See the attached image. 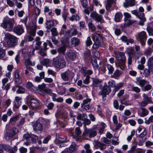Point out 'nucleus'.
Masks as SVG:
<instances>
[{"label":"nucleus","instance_id":"680f3d73","mask_svg":"<svg viewBox=\"0 0 153 153\" xmlns=\"http://www.w3.org/2000/svg\"><path fill=\"white\" fill-rule=\"evenodd\" d=\"M124 15L125 17V20L126 21H128L131 17V15L127 12L124 13Z\"/></svg>","mask_w":153,"mask_h":153},{"label":"nucleus","instance_id":"1a4fd4ad","mask_svg":"<svg viewBox=\"0 0 153 153\" xmlns=\"http://www.w3.org/2000/svg\"><path fill=\"white\" fill-rule=\"evenodd\" d=\"M28 103L29 108L33 110H36L39 106V103L38 100L36 99H31Z\"/></svg>","mask_w":153,"mask_h":153},{"label":"nucleus","instance_id":"c756f323","mask_svg":"<svg viewBox=\"0 0 153 153\" xmlns=\"http://www.w3.org/2000/svg\"><path fill=\"white\" fill-rule=\"evenodd\" d=\"M67 55L70 59L72 60H74L76 58V54L73 52H68L67 53Z\"/></svg>","mask_w":153,"mask_h":153},{"label":"nucleus","instance_id":"79ce46f5","mask_svg":"<svg viewBox=\"0 0 153 153\" xmlns=\"http://www.w3.org/2000/svg\"><path fill=\"white\" fill-rule=\"evenodd\" d=\"M91 62L93 66L95 68H97L98 67V65L97 63V60L94 58H93L91 59Z\"/></svg>","mask_w":153,"mask_h":153},{"label":"nucleus","instance_id":"6e6552de","mask_svg":"<svg viewBox=\"0 0 153 153\" xmlns=\"http://www.w3.org/2000/svg\"><path fill=\"white\" fill-rule=\"evenodd\" d=\"M33 130L36 134H40L42 131V125L41 123L36 121L32 123Z\"/></svg>","mask_w":153,"mask_h":153},{"label":"nucleus","instance_id":"4d7b16f0","mask_svg":"<svg viewBox=\"0 0 153 153\" xmlns=\"http://www.w3.org/2000/svg\"><path fill=\"white\" fill-rule=\"evenodd\" d=\"M49 62V59H44L42 61H40V63L43 65H46Z\"/></svg>","mask_w":153,"mask_h":153},{"label":"nucleus","instance_id":"9d476101","mask_svg":"<svg viewBox=\"0 0 153 153\" xmlns=\"http://www.w3.org/2000/svg\"><path fill=\"white\" fill-rule=\"evenodd\" d=\"M90 16L93 19L97 22H99L101 23H103L105 22L104 20L103 19L102 16L96 12H93L91 13Z\"/></svg>","mask_w":153,"mask_h":153},{"label":"nucleus","instance_id":"5fc2aeb1","mask_svg":"<svg viewBox=\"0 0 153 153\" xmlns=\"http://www.w3.org/2000/svg\"><path fill=\"white\" fill-rule=\"evenodd\" d=\"M93 85L95 87L97 86L98 84L100 83V81L97 79L92 78Z\"/></svg>","mask_w":153,"mask_h":153},{"label":"nucleus","instance_id":"4c0bfd02","mask_svg":"<svg viewBox=\"0 0 153 153\" xmlns=\"http://www.w3.org/2000/svg\"><path fill=\"white\" fill-rule=\"evenodd\" d=\"M141 109L142 110V111L140 114L141 116L144 117L148 114L149 111L147 109L144 108H142Z\"/></svg>","mask_w":153,"mask_h":153},{"label":"nucleus","instance_id":"473e14b6","mask_svg":"<svg viewBox=\"0 0 153 153\" xmlns=\"http://www.w3.org/2000/svg\"><path fill=\"white\" fill-rule=\"evenodd\" d=\"M93 39L94 41H100L101 39V36L99 34L94 33L93 34Z\"/></svg>","mask_w":153,"mask_h":153},{"label":"nucleus","instance_id":"dca6fc26","mask_svg":"<svg viewBox=\"0 0 153 153\" xmlns=\"http://www.w3.org/2000/svg\"><path fill=\"white\" fill-rule=\"evenodd\" d=\"M115 57L118 61H126V58L125 53L123 52H120L115 54Z\"/></svg>","mask_w":153,"mask_h":153},{"label":"nucleus","instance_id":"393cba45","mask_svg":"<svg viewBox=\"0 0 153 153\" xmlns=\"http://www.w3.org/2000/svg\"><path fill=\"white\" fill-rule=\"evenodd\" d=\"M136 79L137 83L141 87L143 86L146 83V81L145 80L142 79L140 77L137 78Z\"/></svg>","mask_w":153,"mask_h":153},{"label":"nucleus","instance_id":"58836bf2","mask_svg":"<svg viewBox=\"0 0 153 153\" xmlns=\"http://www.w3.org/2000/svg\"><path fill=\"white\" fill-rule=\"evenodd\" d=\"M17 149V147L16 146H15L13 147L10 146L8 152L9 153H16Z\"/></svg>","mask_w":153,"mask_h":153},{"label":"nucleus","instance_id":"a878e982","mask_svg":"<svg viewBox=\"0 0 153 153\" xmlns=\"http://www.w3.org/2000/svg\"><path fill=\"white\" fill-rule=\"evenodd\" d=\"M71 45L74 46L78 45L80 43L79 39L76 37L72 38L71 39Z\"/></svg>","mask_w":153,"mask_h":153},{"label":"nucleus","instance_id":"aec40b11","mask_svg":"<svg viewBox=\"0 0 153 153\" xmlns=\"http://www.w3.org/2000/svg\"><path fill=\"white\" fill-rule=\"evenodd\" d=\"M125 2L123 3V6L125 8L132 7L136 4L135 0H125Z\"/></svg>","mask_w":153,"mask_h":153},{"label":"nucleus","instance_id":"ea45409f","mask_svg":"<svg viewBox=\"0 0 153 153\" xmlns=\"http://www.w3.org/2000/svg\"><path fill=\"white\" fill-rule=\"evenodd\" d=\"M66 49V46L65 45L57 49V51L59 53H64Z\"/></svg>","mask_w":153,"mask_h":153},{"label":"nucleus","instance_id":"4468645a","mask_svg":"<svg viewBox=\"0 0 153 153\" xmlns=\"http://www.w3.org/2000/svg\"><path fill=\"white\" fill-rule=\"evenodd\" d=\"M126 52L129 57H134L136 59H138L139 56H135L136 53L132 47H129L126 49Z\"/></svg>","mask_w":153,"mask_h":153},{"label":"nucleus","instance_id":"f8f14e48","mask_svg":"<svg viewBox=\"0 0 153 153\" xmlns=\"http://www.w3.org/2000/svg\"><path fill=\"white\" fill-rule=\"evenodd\" d=\"M85 135L88 136L90 137H94L97 135L96 130L95 128H86L85 129Z\"/></svg>","mask_w":153,"mask_h":153},{"label":"nucleus","instance_id":"49530a36","mask_svg":"<svg viewBox=\"0 0 153 153\" xmlns=\"http://www.w3.org/2000/svg\"><path fill=\"white\" fill-rule=\"evenodd\" d=\"M94 43L93 45V48L94 49L98 48L101 45L100 41H94Z\"/></svg>","mask_w":153,"mask_h":153},{"label":"nucleus","instance_id":"13d9d810","mask_svg":"<svg viewBox=\"0 0 153 153\" xmlns=\"http://www.w3.org/2000/svg\"><path fill=\"white\" fill-rule=\"evenodd\" d=\"M143 74L145 77H148L150 75V71L149 69L145 68L144 69Z\"/></svg>","mask_w":153,"mask_h":153},{"label":"nucleus","instance_id":"4be33fe9","mask_svg":"<svg viewBox=\"0 0 153 153\" xmlns=\"http://www.w3.org/2000/svg\"><path fill=\"white\" fill-rule=\"evenodd\" d=\"M107 3L105 6L106 9L108 10L111 7V6L113 4H116V0H106Z\"/></svg>","mask_w":153,"mask_h":153},{"label":"nucleus","instance_id":"603ef678","mask_svg":"<svg viewBox=\"0 0 153 153\" xmlns=\"http://www.w3.org/2000/svg\"><path fill=\"white\" fill-rule=\"evenodd\" d=\"M152 86L150 84H148L145 86L142 89V90L143 91H148L151 89Z\"/></svg>","mask_w":153,"mask_h":153},{"label":"nucleus","instance_id":"a18cd8bd","mask_svg":"<svg viewBox=\"0 0 153 153\" xmlns=\"http://www.w3.org/2000/svg\"><path fill=\"white\" fill-rule=\"evenodd\" d=\"M83 123L84 124V127L85 129L86 128V125H88L91 123L90 120L86 118H85L83 120Z\"/></svg>","mask_w":153,"mask_h":153},{"label":"nucleus","instance_id":"7c9ffc66","mask_svg":"<svg viewBox=\"0 0 153 153\" xmlns=\"http://www.w3.org/2000/svg\"><path fill=\"white\" fill-rule=\"evenodd\" d=\"M80 19V17L78 13L74 15H73L71 16L69 18V19L70 21L73 22L74 21L79 20Z\"/></svg>","mask_w":153,"mask_h":153},{"label":"nucleus","instance_id":"f3484780","mask_svg":"<svg viewBox=\"0 0 153 153\" xmlns=\"http://www.w3.org/2000/svg\"><path fill=\"white\" fill-rule=\"evenodd\" d=\"M91 100L90 98H87L84 100L81 104V107L85 109L86 111L89 110L90 109V104Z\"/></svg>","mask_w":153,"mask_h":153},{"label":"nucleus","instance_id":"f03ea898","mask_svg":"<svg viewBox=\"0 0 153 153\" xmlns=\"http://www.w3.org/2000/svg\"><path fill=\"white\" fill-rule=\"evenodd\" d=\"M7 45L9 47H14L18 43L17 38L9 33H4Z\"/></svg>","mask_w":153,"mask_h":153},{"label":"nucleus","instance_id":"72a5a7b5","mask_svg":"<svg viewBox=\"0 0 153 153\" xmlns=\"http://www.w3.org/2000/svg\"><path fill=\"white\" fill-rule=\"evenodd\" d=\"M126 61L124 62L118 61L117 66L120 68V69L123 70L125 69L126 67L125 63Z\"/></svg>","mask_w":153,"mask_h":153},{"label":"nucleus","instance_id":"b1692460","mask_svg":"<svg viewBox=\"0 0 153 153\" xmlns=\"http://www.w3.org/2000/svg\"><path fill=\"white\" fill-rule=\"evenodd\" d=\"M95 146V147H97L96 149L99 148L101 150H103L106 148V145L99 142H96Z\"/></svg>","mask_w":153,"mask_h":153},{"label":"nucleus","instance_id":"cd10ccee","mask_svg":"<svg viewBox=\"0 0 153 153\" xmlns=\"http://www.w3.org/2000/svg\"><path fill=\"white\" fill-rule=\"evenodd\" d=\"M54 22L52 20L47 21L45 23V27L48 29H50L52 27L54 26Z\"/></svg>","mask_w":153,"mask_h":153},{"label":"nucleus","instance_id":"052dcab7","mask_svg":"<svg viewBox=\"0 0 153 153\" xmlns=\"http://www.w3.org/2000/svg\"><path fill=\"white\" fill-rule=\"evenodd\" d=\"M1 147L4 150L8 152L10 146L7 145H1Z\"/></svg>","mask_w":153,"mask_h":153},{"label":"nucleus","instance_id":"e2e57ef3","mask_svg":"<svg viewBox=\"0 0 153 153\" xmlns=\"http://www.w3.org/2000/svg\"><path fill=\"white\" fill-rule=\"evenodd\" d=\"M19 116L18 115L15 116L10 118V123H14L18 120Z\"/></svg>","mask_w":153,"mask_h":153},{"label":"nucleus","instance_id":"e433bc0d","mask_svg":"<svg viewBox=\"0 0 153 153\" xmlns=\"http://www.w3.org/2000/svg\"><path fill=\"white\" fill-rule=\"evenodd\" d=\"M120 102L122 104L125 105L126 106L130 105H131V103L129 100L125 99H123L121 100Z\"/></svg>","mask_w":153,"mask_h":153},{"label":"nucleus","instance_id":"69168bd1","mask_svg":"<svg viewBox=\"0 0 153 153\" xmlns=\"http://www.w3.org/2000/svg\"><path fill=\"white\" fill-rule=\"evenodd\" d=\"M88 26L89 27L91 30V31H94L96 30V28L92 22L89 23Z\"/></svg>","mask_w":153,"mask_h":153},{"label":"nucleus","instance_id":"de8ad7c7","mask_svg":"<svg viewBox=\"0 0 153 153\" xmlns=\"http://www.w3.org/2000/svg\"><path fill=\"white\" fill-rule=\"evenodd\" d=\"M35 51V49L34 48L29 47L28 55L30 56L35 55L34 53Z\"/></svg>","mask_w":153,"mask_h":153},{"label":"nucleus","instance_id":"864d4df0","mask_svg":"<svg viewBox=\"0 0 153 153\" xmlns=\"http://www.w3.org/2000/svg\"><path fill=\"white\" fill-rule=\"evenodd\" d=\"M76 148V145L75 143H73L69 147V151L70 153L73 152Z\"/></svg>","mask_w":153,"mask_h":153},{"label":"nucleus","instance_id":"39448f33","mask_svg":"<svg viewBox=\"0 0 153 153\" xmlns=\"http://www.w3.org/2000/svg\"><path fill=\"white\" fill-rule=\"evenodd\" d=\"M19 133L18 129L15 127H13L8 130L5 133L4 135V138L7 141L13 140V137Z\"/></svg>","mask_w":153,"mask_h":153},{"label":"nucleus","instance_id":"412c9836","mask_svg":"<svg viewBox=\"0 0 153 153\" xmlns=\"http://www.w3.org/2000/svg\"><path fill=\"white\" fill-rule=\"evenodd\" d=\"M26 87L27 89L30 90L33 92H35L37 90L36 88L33 85L31 82L29 81L27 82Z\"/></svg>","mask_w":153,"mask_h":153},{"label":"nucleus","instance_id":"ddd939ff","mask_svg":"<svg viewBox=\"0 0 153 153\" xmlns=\"http://www.w3.org/2000/svg\"><path fill=\"white\" fill-rule=\"evenodd\" d=\"M14 79L15 82L18 85L21 84L22 83L21 77L20 75L19 71L17 69L13 72Z\"/></svg>","mask_w":153,"mask_h":153},{"label":"nucleus","instance_id":"c9c22d12","mask_svg":"<svg viewBox=\"0 0 153 153\" xmlns=\"http://www.w3.org/2000/svg\"><path fill=\"white\" fill-rule=\"evenodd\" d=\"M123 83H120L117 84L116 85H115V86H114V90L112 91V92L114 93V94H115L116 91L118 90L121 88L123 87Z\"/></svg>","mask_w":153,"mask_h":153},{"label":"nucleus","instance_id":"c03bdc74","mask_svg":"<svg viewBox=\"0 0 153 153\" xmlns=\"http://www.w3.org/2000/svg\"><path fill=\"white\" fill-rule=\"evenodd\" d=\"M52 33V36H56L58 35V33L57 31V29L55 27H53L51 30Z\"/></svg>","mask_w":153,"mask_h":153},{"label":"nucleus","instance_id":"a19ab883","mask_svg":"<svg viewBox=\"0 0 153 153\" xmlns=\"http://www.w3.org/2000/svg\"><path fill=\"white\" fill-rule=\"evenodd\" d=\"M107 68L108 70V74H112L114 71V67L110 64H108L106 65Z\"/></svg>","mask_w":153,"mask_h":153},{"label":"nucleus","instance_id":"2f4dec72","mask_svg":"<svg viewBox=\"0 0 153 153\" xmlns=\"http://www.w3.org/2000/svg\"><path fill=\"white\" fill-rule=\"evenodd\" d=\"M69 37L66 36H64L60 39L61 42L62 44L66 45H68L69 43Z\"/></svg>","mask_w":153,"mask_h":153},{"label":"nucleus","instance_id":"0e129e2a","mask_svg":"<svg viewBox=\"0 0 153 153\" xmlns=\"http://www.w3.org/2000/svg\"><path fill=\"white\" fill-rule=\"evenodd\" d=\"M131 90L136 93H138L140 92V89L138 87L133 86L131 87Z\"/></svg>","mask_w":153,"mask_h":153},{"label":"nucleus","instance_id":"a211bd4d","mask_svg":"<svg viewBox=\"0 0 153 153\" xmlns=\"http://www.w3.org/2000/svg\"><path fill=\"white\" fill-rule=\"evenodd\" d=\"M13 30L14 33L19 35L22 34L24 32L22 26L19 25L15 26L13 28Z\"/></svg>","mask_w":153,"mask_h":153},{"label":"nucleus","instance_id":"bb28decb","mask_svg":"<svg viewBox=\"0 0 153 153\" xmlns=\"http://www.w3.org/2000/svg\"><path fill=\"white\" fill-rule=\"evenodd\" d=\"M45 104L47 106V108L50 110L53 109L54 107V104L52 102H50L47 100L45 102Z\"/></svg>","mask_w":153,"mask_h":153},{"label":"nucleus","instance_id":"6e6d98bb","mask_svg":"<svg viewBox=\"0 0 153 153\" xmlns=\"http://www.w3.org/2000/svg\"><path fill=\"white\" fill-rule=\"evenodd\" d=\"M147 31L149 35L153 36V29L150 27H147Z\"/></svg>","mask_w":153,"mask_h":153},{"label":"nucleus","instance_id":"37998d69","mask_svg":"<svg viewBox=\"0 0 153 153\" xmlns=\"http://www.w3.org/2000/svg\"><path fill=\"white\" fill-rule=\"evenodd\" d=\"M18 88V89L16 91L17 93L19 94H24L25 93V88L19 86Z\"/></svg>","mask_w":153,"mask_h":153},{"label":"nucleus","instance_id":"bf43d9fd","mask_svg":"<svg viewBox=\"0 0 153 153\" xmlns=\"http://www.w3.org/2000/svg\"><path fill=\"white\" fill-rule=\"evenodd\" d=\"M23 138L27 140H31L33 141V138H31L29 134H26L24 135Z\"/></svg>","mask_w":153,"mask_h":153},{"label":"nucleus","instance_id":"6ab92c4d","mask_svg":"<svg viewBox=\"0 0 153 153\" xmlns=\"http://www.w3.org/2000/svg\"><path fill=\"white\" fill-rule=\"evenodd\" d=\"M81 133L80 128L79 127H76L75 129V133L72 134V136L76 140H79L81 137Z\"/></svg>","mask_w":153,"mask_h":153},{"label":"nucleus","instance_id":"09e8293b","mask_svg":"<svg viewBox=\"0 0 153 153\" xmlns=\"http://www.w3.org/2000/svg\"><path fill=\"white\" fill-rule=\"evenodd\" d=\"M86 46L87 47L90 46L92 43L90 37H88L85 42Z\"/></svg>","mask_w":153,"mask_h":153},{"label":"nucleus","instance_id":"f257e3e1","mask_svg":"<svg viewBox=\"0 0 153 153\" xmlns=\"http://www.w3.org/2000/svg\"><path fill=\"white\" fill-rule=\"evenodd\" d=\"M28 27L30 29L29 33L30 35L28 36V40L31 42L34 39V38L32 36H34L36 35L37 27L36 21L35 20L30 21L29 23Z\"/></svg>","mask_w":153,"mask_h":153},{"label":"nucleus","instance_id":"5701e85b","mask_svg":"<svg viewBox=\"0 0 153 153\" xmlns=\"http://www.w3.org/2000/svg\"><path fill=\"white\" fill-rule=\"evenodd\" d=\"M123 74L122 71H120L119 70H116L114 73L111 76L112 78L117 79L120 77V75Z\"/></svg>","mask_w":153,"mask_h":153},{"label":"nucleus","instance_id":"c85d7f7f","mask_svg":"<svg viewBox=\"0 0 153 153\" xmlns=\"http://www.w3.org/2000/svg\"><path fill=\"white\" fill-rule=\"evenodd\" d=\"M123 17L122 13L120 12L116 13L115 15L114 20L117 22H119L122 19Z\"/></svg>","mask_w":153,"mask_h":153},{"label":"nucleus","instance_id":"774afa93","mask_svg":"<svg viewBox=\"0 0 153 153\" xmlns=\"http://www.w3.org/2000/svg\"><path fill=\"white\" fill-rule=\"evenodd\" d=\"M7 4L10 7H13L15 5L14 3L11 0H6Z\"/></svg>","mask_w":153,"mask_h":153},{"label":"nucleus","instance_id":"7ed1b4c3","mask_svg":"<svg viewBox=\"0 0 153 153\" xmlns=\"http://www.w3.org/2000/svg\"><path fill=\"white\" fill-rule=\"evenodd\" d=\"M14 23L13 19L5 18L3 19V22L1 24V26L6 31L10 32L13 31Z\"/></svg>","mask_w":153,"mask_h":153},{"label":"nucleus","instance_id":"0eeeda50","mask_svg":"<svg viewBox=\"0 0 153 153\" xmlns=\"http://www.w3.org/2000/svg\"><path fill=\"white\" fill-rule=\"evenodd\" d=\"M131 13L135 15L137 18L140 19V20L138 23V25L141 26L144 25V22L146 21V19L144 13H139V12L136 10H132Z\"/></svg>","mask_w":153,"mask_h":153},{"label":"nucleus","instance_id":"423d86ee","mask_svg":"<svg viewBox=\"0 0 153 153\" xmlns=\"http://www.w3.org/2000/svg\"><path fill=\"white\" fill-rule=\"evenodd\" d=\"M136 40L139 42L142 46L145 45L147 35L146 32L143 31L139 32L135 35Z\"/></svg>","mask_w":153,"mask_h":153},{"label":"nucleus","instance_id":"9b49d317","mask_svg":"<svg viewBox=\"0 0 153 153\" xmlns=\"http://www.w3.org/2000/svg\"><path fill=\"white\" fill-rule=\"evenodd\" d=\"M111 91L110 87L107 85H105L101 89V90L98 93V94L102 95L103 98L105 97L106 95L109 94Z\"/></svg>","mask_w":153,"mask_h":153},{"label":"nucleus","instance_id":"20e7f679","mask_svg":"<svg viewBox=\"0 0 153 153\" xmlns=\"http://www.w3.org/2000/svg\"><path fill=\"white\" fill-rule=\"evenodd\" d=\"M52 64L56 68L62 69L65 66V62L63 57L57 56L53 58Z\"/></svg>","mask_w":153,"mask_h":153},{"label":"nucleus","instance_id":"2eb2a0df","mask_svg":"<svg viewBox=\"0 0 153 153\" xmlns=\"http://www.w3.org/2000/svg\"><path fill=\"white\" fill-rule=\"evenodd\" d=\"M73 73L71 71L67 70L66 71L61 74L62 79L64 81H67L68 80L69 77H71Z\"/></svg>","mask_w":153,"mask_h":153},{"label":"nucleus","instance_id":"f704fd0d","mask_svg":"<svg viewBox=\"0 0 153 153\" xmlns=\"http://www.w3.org/2000/svg\"><path fill=\"white\" fill-rule=\"evenodd\" d=\"M142 96L144 101H146L149 103L152 102V98L151 97H148V95L145 93L143 94Z\"/></svg>","mask_w":153,"mask_h":153},{"label":"nucleus","instance_id":"8fccbe9b","mask_svg":"<svg viewBox=\"0 0 153 153\" xmlns=\"http://www.w3.org/2000/svg\"><path fill=\"white\" fill-rule=\"evenodd\" d=\"M153 52V49L151 48H148L145 50L144 52V54L147 55L151 56Z\"/></svg>","mask_w":153,"mask_h":153},{"label":"nucleus","instance_id":"3c124183","mask_svg":"<svg viewBox=\"0 0 153 153\" xmlns=\"http://www.w3.org/2000/svg\"><path fill=\"white\" fill-rule=\"evenodd\" d=\"M41 38L39 36H37L36 37L34 41L36 42V45L38 46H40L42 44L40 41Z\"/></svg>","mask_w":153,"mask_h":153},{"label":"nucleus","instance_id":"338daca9","mask_svg":"<svg viewBox=\"0 0 153 153\" xmlns=\"http://www.w3.org/2000/svg\"><path fill=\"white\" fill-rule=\"evenodd\" d=\"M5 52L3 49L0 48V59H1L5 56Z\"/></svg>","mask_w":153,"mask_h":153}]
</instances>
